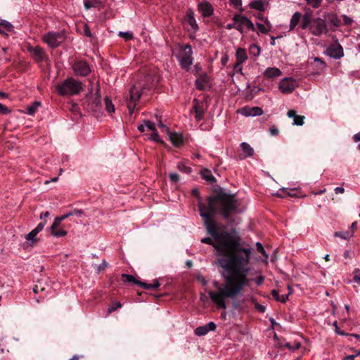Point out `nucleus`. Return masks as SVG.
Instances as JSON below:
<instances>
[{
    "label": "nucleus",
    "mask_w": 360,
    "mask_h": 360,
    "mask_svg": "<svg viewBox=\"0 0 360 360\" xmlns=\"http://www.w3.org/2000/svg\"><path fill=\"white\" fill-rule=\"evenodd\" d=\"M142 95L140 86H134L129 91V98L127 99V105L129 113L131 115Z\"/></svg>",
    "instance_id": "nucleus-6"
},
{
    "label": "nucleus",
    "mask_w": 360,
    "mask_h": 360,
    "mask_svg": "<svg viewBox=\"0 0 360 360\" xmlns=\"http://www.w3.org/2000/svg\"><path fill=\"white\" fill-rule=\"evenodd\" d=\"M56 91L60 96H73L80 93L82 84L72 77H69L56 85Z\"/></svg>",
    "instance_id": "nucleus-2"
},
{
    "label": "nucleus",
    "mask_w": 360,
    "mask_h": 360,
    "mask_svg": "<svg viewBox=\"0 0 360 360\" xmlns=\"http://www.w3.org/2000/svg\"><path fill=\"white\" fill-rule=\"evenodd\" d=\"M271 295H272L273 297L276 300H277V301L279 300V299H280V294H279V292L277 290H275V289L272 290H271Z\"/></svg>",
    "instance_id": "nucleus-57"
},
{
    "label": "nucleus",
    "mask_w": 360,
    "mask_h": 360,
    "mask_svg": "<svg viewBox=\"0 0 360 360\" xmlns=\"http://www.w3.org/2000/svg\"><path fill=\"white\" fill-rule=\"evenodd\" d=\"M242 115L248 117V116H259L263 114V110L261 108L259 107H252V108H243L241 110Z\"/></svg>",
    "instance_id": "nucleus-21"
},
{
    "label": "nucleus",
    "mask_w": 360,
    "mask_h": 360,
    "mask_svg": "<svg viewBox=\"0 0 360 360\" xmlns=\"http://www.w3.org/2000/svg\"><path fill=\"white\" fill-rule=\"evenodd\" d=\"M104 101H105V110L108 113L113 112L115 111V107H114V105L112 104L111 99L109 97L105 96Z\"/></svg>",
    "instance_id": "nucleus-34"
},
{
    "label": "nucleus",
    "mask_w": 360,
    "mask_h": 360,
    "mask_svg": "<svg viewBox=\"0 0 360 360\" xmlns=\"http://www.w3.org/2000/svg\"><path fill=\"white\" fill-rule=\"evenodd\" d=\"M281 74L282 72L280 69L274 67L266 68L264 72V76L266 79H272L281 76Z\"/></svg>",
    "instance_id": "nucleus-22"
},
{
    "label": "nucleus",
    "mask_w": 360,
    "mask_h": 360,
    "mask_svg": "<svg viewBox=\"0 0 360 360\" xmlns=\"http://www.w3.org/2000/svg\"><path fill=\"white\" fill-rule=\"evenodd\" d=\"M198 281H199L203 285H206L207 283V280L202 276H197Z\"/></svg>",
    "instance_id": "nucleus-63"
},
{
    "label": "nucleus",
    "mask_w": 360,
    "mask_h": 360,
    "mask_svg": "<svg viewBox=\"0 0 360 360\" xmlns=\"http://www.w3.org/2000/svg\"><path fill=\"white\" fill-rule=\"evenodd\" d=\"M108 266V262L105 260H103L102 263L100 265H94V269H96L98 274L101 273Z\"/></svg>",
    "instance_id": "nucleus-43"
},
{
    "label": "nucleus",
    "mask_w": 360,
    "mask_h": 360,
    "mask_svg": "<svg viewBox=\"0 0 360 360\" xmlns=\"http://www.w3.org/2000/svg\"><path fill=\"white\" fill-rule=\"evenodd\" d=\"M45 288L44 287H41V285H36L34 288L33 291L34 293H38L40 291H44Z\"/></svg>",
    "instance_id": "nucleus-58"
},
{
    "label": "nucleus",
    "mask_w": 360,
    "mask_h": 360,
    "mask_svg": "<svg viewBox=\"0 0 360 360\" xmlns=\"http://www.w3.org/2000/svg\"><path fill=\"white\" fill-rule=\"evenodd\" d=\"M302 17V14L297 11L295 12L291 19H290V30H292L297 25V24L299 23L300 20V18Z\"/></svg>",
    "instance_id": "nucleus-29"
},
{
    "label": "nucleus",
    "mask_w": 360,
    "mask_h": 360,
    "mask_svg": "<svg viewBox=\"0 0 360 360\" xmlns=\"http://www.w3.org/2000/svg\"><path fill=\"white\" fill-rule=\"evenodd\" d=\"M240 148L243 153L238 155L239 160H244L247 158L252 157L254 155L255 150L249 143L243 142L240 143Z\"/></svg>",
    "instance_id": "nucleus-18"
},
{
    "label": "nucleus",
    "mask_w": 360,
    "mask_h": 360,
    "mask_svg": "<svg viewBox=\"0 0 360 360\" xmlns=\"http://www.w3.org/2000/svg\"><path fill=\"white\" fill-rule=\"evenodd\" d=\"M65 32L64 30L57 32H49L42 37L43 41L51 48H56L60 46L65 39Z\"/></svg>",
    "instance_id": "nucleus-4"
},
{
    "label": "nucleus",
    "mask_w": 360,
    "mask_h": 360,
    "mask_svg": "<svg viewBox=\"0 0 360 360\" xmlns=\"http://www.w3.org/2000/svg\"><path fill=\"white\" fill-rule=\"evenodd\" d=\"M73 70L77 75L85 77L91 72V69L87 63L79 60L73 65Z\"/></svg>",
    "instance_id": "nucleus-13"
},
{
    "label": "nucleus",
    "mask_w": 360,
    "mask_h": 360,
    "mask_svg": "<svg viewBox=\"0 0 360 360\" xmlns=\"http://www.w3.org/2000/svg\"><path fill=\"white\" fill-rule=\"evenodd\" d=\"M0 111L4 114L9 112L8 108L4 106L1 103H0Z\"/></svg>",
    "instance_id": "nucleus-64"
},
{
    "label": "nucleus",
    "mask_w": 360,
    "mask_h": 360,
    "mask_svg": "<svg viewBox=\"0 0 360 360\" xmlns=\"http://www.w3.org/2000/svg\"><path fill=\"white\" fill-rule=\"evenodd\" d=\"M188 23L191 26V27L196 30L198 29V26L197 25L196 20L194 18L193 13H190L188 15Z\"/></svg>",
    "instance_id": "nucleus-39"
},
{
    "label": "nucleus",
    "mask_w": 360,
    "mask_h": 360,
    "mask_svg": "<svg viewBox=\"0 0 360 360\" xmlns=\"http://www.w3.org/2000/svg\"><path fill=\"white\" fill-rule=\"evenodd\" d=\"M330 24L338 27L340 25V20L335 15H332L329 19Z\"/></svg>",
    "instance_id": "nucleus-45"
},
{
    "label": "nucleus",
    "mask_w": 360,
    "mask_h": 360,
    "mask_svg": "<svg viewBox=\"0 0 360 360\" xmlns=\"http://www.w3.org/2000/svg\"><path fill=\"white\" fill-rule=\"evenodd\" d=\"M145 125L147 129L149 130L153 131L154 130H156L155 123L150 121V120H144Z\"/></svg>",
    "instance_id": "nucleus-50"
},
{
    "label": "nucleus",
    "mask_w": 360,
    "mask_h": 360,
    "mask_svg": "<svg viewBox=\"0 0 360 360\" xmlns=\"http://www.w3.org/2000/svg\"><path fill=\"white\" fill-rule=\"evenodd\" d=\"M353 280L354 282L360 283V269H356L354 271Z\"/></svg>",
    "instance_id": "nucleus-51"
},
{
    "label": "nucleus",
    "mask_w": 360,
    "mask_h": 360,
    "mask_svg": "<svg viewBox=\"0 0 360 360\" xmlns=\"http://www.w3.org/2000/svg\"><path fill=\"white\" fill-rule=\"evenodd\" d=\"M193 51L191 45L186 44L179 46V52L176 54V58L179 62L181 67L186 70H188L193 63Z\"/></svg>",
    "instance_id": "nucleus-3"
},
{
    "label": "nucleus",
    "mask_w": 360,
    "mask_h": 360,
    "mask_svg": "<svg viewBox=\"0 0 360 360\" xmlns=\"http://www.w3.org/2000/svg\"><path fill=\"white\" fill-rule=\"evenodd\" d=\"M343 22L346 25H349L352 23L353 20L346 15H342Z\"/></svg>",
    "instance_id": "nucleus-54"
},
{
    "label": "nucleus",
    "mask_w": 360,
    "mask_h": 360,
    "mask_svg": "<svg viewBox=\"0 0 360 360\" xmlns=\"http://www.w3.org/2000/svg\"><path fill=\"white\" fill-rule=\"evenodd\" d=\"M326 54L334 59H340L344 56L343 49L340 44H332L327 49Z\"/></svg>",
    "instance_id": "nucleus-15"
},
{
    "label": "nucleus",
    "mask_w": 360,
    "mask_h": 360,
    "mask_svg": "<svg viewBox=\"0 0 360 360\" xmlns=\"http://www.w3.org/2000/svg\"><path fill=\"white\" fill-rule=\"evenodd\" d=\"M70 216H72V211L69 212L60 217H56L53 221V226H60L62 221Z\"/></svg>",
    "instance_id": "nucleus-32"
},
{
    "label": "nucleus",
    "mask_w": 360,
    "mask_h": 360,
    "mask_svg": "<svg viewBox=\"0 0 360 360\" xmlns=\"http://www.w3.org/2000/svg\"><path fill=\"white\" fill-rule=\"evenodd\" d=\"M307 4L313 8H318L321 6L322 0H304Z\"/></svg>",
    "instance_id": "nucleus-42"
},
{
    "label": "nucleus",
    "mask_w": 360,
    "mask_h": 360,
    "mask_svg": "<svg viewBox=\"0 0 360 360\" xmlns=\"http://www.w3.org/2000/svg\"><path fill=\"white\" fill-rule=\"evenodd\" d=\"M39 106H41L39 101L34 102L32 105L27 106L26 109L27 113L30 115H33L37 111Z\"/></svg>",
    "instance_id": "nucleus-31"
},
{
    "label": "nucleus",
    "mask_w": 360,
    "mask_h": 360,
    "mask_svg": "<svg viewBox=\"0 0 360 360\" xmlns=\"http://www.w3.org/2000/svg\"><path fill=\"white\" fill-rule=\"evenodd\" d=\"M260 19L264 22V23L266 25V26H265L261 23H259V22L256 23V26L259 29V30L261 33L267 34L271 30L272 25L270 23V22L268 20L267 18L261 17Z\"/></svg>",
    "instance_id": "nucleus-24"
},
{
    "label": "nucleus",
    "mask_w": 360,
    "mask_h": 360,
    "mask_svg": "<svg viewBox=\"0 0 360 360\" xmlns=\"http://www.w3.org/2000/svg\"><path fill=\"white\" fill-rule=\"evenodd\" d=\"M243 63L237 62L233 67V69L236 72L242 73L243 71Z\"/></svg>",
    "instance_id": "nucleus-55"
},
{
    "label": "nucleus",
    "mask_w": 360,
    "mask_h": 360,
    "mask_svg": "<svg viewBox=\"0 0 360 360\" xmlns=\"http://www.w3.org/2000/svg\"><path fill=\"white\" fill-rule=\"evenodd\" d=\"M193 109L195 110V118L197 121H200L203 119L205 112L207 109L206 104L204 101L194 98L193 101Z\"/></svg>",
    "instance_id": "nucleus-10"
},
{
    "label": "nucleus",
    "mask_w": 360,
    "mask_h": 360,
    "mask_svg": "<svg viewBox=\"0 0 360 360\" xmlns=\"http://www.w3.org/2000/svg\"><path fill=\"white\" fill-rule=\"evenodd\" d=\"M198 11L204 18L210 17L214 13L212 5L207 1H202L198 4Z\"/></svg>",
    "instance_id": "nucleus-14"
},
{
    "label": "nucleus",
    "mask_w": 360,
    "mask_h": 360,
    "mask_svg": "<svg viewBox=\"0 0 360 360\" xmlns=\"http://www.w3.org/2000/svg\"><path fill=\"white\" fill-rule=\"evenodd\" d=\"M233 20L235 22V23H237L236 29L240 32V34L244 33L243 27H246L248 30L252 31L255 30L254 24L246 16L236 14L233 16Z\"/></svg>",
    "instance_id": "nucleus-7"
},
{
    "label": "nucleus",
    "mask_w": 360,
    "mask_h": 360,
    "mask_svg": "<svg viewBox=\"0 0 360 360\" xmlns=\"http://www.w3.org/2000/svg\"><path fill=\"white\" fill-rule=\"evenodd\" d=\"M243 292V290L240 293H238L236 297H233V298H231V297H225V298H224V302H226V299H231V300H233V308H234L235 309H236V310H239V311H240V310H243V309L245 308V304L244 300H236V297H237L239 295H240ZM213 302L216 304V306H217V307L218 309H220L219 307H218L217 304L214 302ZM225 304H226V308H222L223 309H226L227 308V304H226V303H225Z\"/></svg>",
    "instance_id": "nucleus-20"
},
{
    "label": "nucleus",
    "mask_w": 360,
    "mask_h": 360,
    "mask_svg": "<svg viewBox=\"0 0 360 360\" xmlns=\"http://www.w3.org/2000/svg\"><path fill=\"white\" fill-rule=\"evenodd\" d=\"M101 5L99 0H84V6L86 10L91 8H98Z\"/></svg>",
    "instance_id": "nucleus-30"
},
{
    "label": "nucleus",
    "mask_w": 360,
    "mask_h": 360,
    "mask_svg": "<svg viewBox=\"0 0 360 360\" xmlns=\"http://www.w3.org/2000/svg\"><path fill=\"white\" fill-rule=\"evenodd\" d=\"M27 51L31 54L32 58L37 63H41L44 60H46L47 58V55L45 51L43 48L39 46H28Z\"/></svg>",
    "instance_id": "nucleus-9"
},
{
    "label": "nucleus",
    "mask_w": 360,
    "mask_h": 360,
    "mask_svg": "<svg viewBox=\"0 0 360 360\" xmlns=\"http://www.w3.org/2000/svg\"><path fill=\"white\" fill-rule=\"evenodd\" d=\"M118 35L121 37H123L126 41L131 40L134 37L133 32H130V31H127V32L120 31L119 32Z\"/></svg>",
    "instance_id": "nucleus-41"
},
{
    "label": "nucleus",
    "mask_w": 360,
    "mask_h": 360,
    "mask_svg": "<svg viewBox=\"0 0 360 360\" xmlns=\"http://www.w3.org/2000/svg\"><path fill=\"white\" fill-rule=\"evenodd\" d=\"M269 131H270L271 135H272V136H277V135H278V133H279L278 129L274 126L271 127L269 129Z\"/></svg>",
    "instance_id": "nucleus-56"
},
{
    "label": "nucleus",
    "mask_w": 360,
    "mask_h": 360,
    "mask_svg": "<svg viewBox=\"0 0 360 360\" xmlns=\"http://www.w3.org/2000/svg\"><path fill=\"white\" fill-rule=\"evenodd\" d=\"M0 27L5 31L11 32L13 30V26L8 21L5 20H0Z\"/></svg>",
    "instance_id": "nucleus-37"
},
{
    "label": "nucleus",
    "mask_w": 360,
    "mask_h": 360,
    "mask_svg": "<svg viewBox=\"0 0 360 360\" xmlns=\"http://www.w3.org/2000/svg\"><path fill=\"white\" fill-rule=\"evenodd\" d=\"M158 127L161 129L162 132H166L168 134L169 140L175 146H179L181 145L182 143V137L180 134L169 131V128L162 124L161 121H159Z\"/></svg>",
    "instance_id": "nucleus-12"
},
{
    "label": "nucleus",
    "mask_w": 360,
    "mask_h": 360,
    "mask_svg": "<svg viewBox=\"0 0 360 360\" xmlns=\"http://www.w3.org/2000/svg\"><path fill=\"white\" fill-rule=\"evenodd\" d=\"M312 19H311L310 16L307 14H305L304 16H303V20H302V25H301V28L302 30H305L307 29V27L309 28V26H310V23H311V21Z\"/></svg>",
    "instance_id": "nucleus-38"
},
{
    "label": "nucleus",
    "mask_w": 360,
    "mask_h": 360,
    "mask_svg": "<svg viewBox=\"0 0 360 360\" xmlns=\"http://www.w3.org/2000/svg\"><path fill=\"white\" fill-rule=\"evenodd\" d=\"M257 250L259 252H261L263 255H265V250L260 243H257Z\"/></svg>",
    "instance_id": "nucleus-62"
},
{
    "label": "nucleus",
    "mask_w": 360,
    "mask_h": 360,
    "mask_svg": "<svg viewBox=\"0 0 360 360\" xmlns=\"http://www.w3.org/2000/svg\"><path fill=\"white\" fill-rule=\"evenodd\" d=\"M84 35L86 37H92L91 30L87 25L84 26Z\"/></svg>",
    "instance_id": "nucleus-60"
},
{
    "label": "nucleus",
    "mask_w": 360,
    "mask_h": 360,
    "mask_svg": "<svg viewBox=\"0 0 360 360\" xmlns=\"http://www.w3.org/2000/svg\"><path fill=\"white\" fill-rule=\"evenodd\" d=\"M261 53V49L260 47L255 44H252L249 47V53L254 56V57H257L258 56H259Z\"/></svg>",
    "instance_id": "nucleus-33"
},
{
    "label": "nucleus",
    "mask_w": 360,
    "mask_h": 360,
    "mask_svg": "<svg viewBox=\"0 0 360 360\" xmlns=\"http://www.w3.org/2000/svg\"><path fill=\"white\" fill-rule=\"evenodd\" d=\"M334 326H335V332L336 333L339 334V335H345L346 334L342 332L340 328L338 326V323L336 321L334 322L333 323Z\"/></svg>",
    "instance_id": "nucleus-59"
},
{
    "label": "nucleus",
    "mask_w": 360,
    "mask_h": 360,
    "mask_svg": "<svg viewBox=\"0 0 360 360\" xmlns=\"http://www.w3.org/2000/svg\"><path fill=\"white\" fill-rule=\"evenodd\" d=\"M285 347L288 348L290 350L295 351L298 349L300 347V344L299 342H295L293 345L288 342L285 345Z\"/></svg>",
    "instance_id": "nucleus-49"
},
{
    "label": "nucleus",
    "mask_w": 360,
    "mask_h": 360,
    "mask_svg": "<svg viewBox=\"0 0 360 360\" xmlns=\"http://www.w3.org/2000/svg\"><path fill=\"white\" fill-rule=\"evenodd\" d=\"M334 236L345 240L349 239L353 236V233H350L349 231L345 232H335Z\"/></svg>",
    "instance_id": "nucleus-40"
},
{
    "label": "nucleus",
    "mask_w": 360,
    "mask_h": 360,
    "mask_svg": "<svg viewBox=\"0 0 360 360\" xmlns=\"http://www.w3.org/2000/svg\"><path fill=\"white\" fill-rule=\"evenodd\" d=\"M122 278H124V281L125 282H129V283H134L136 285H139V286L141 287H143L146 289H149V290H154V289H156L158 288L160 284L159 283L158 281L157 280H154L153 281V283H151V284H148V283H146L144 282H142V281H138L134 276L132 275H129V274H122Z\"/></svg>",
    "instance_id": "nucleus-8"
},
{
    "label": "nucleus",
    "mask_w": 360,
    "mask_h": 360,
    "mask_svg": "<svg viewBox=\"0 0 360 360\" xmlns=\"http://www.w3.org/2000/svg\"><path fill=\"white\" fill-rule=\"evenodd\" d=\"M239 205L233 194L224 191L208 197L207 205L202 202L198 204L205 227L212 236L203 238L200 241L213 246L220 256L217 264L224 270L222 274L224 282L219 284L214 281L213 284L217 290L208 291L211 300L219 308H226L224 298L236 297L245 286L248 285L250 281L247 275L250 270L249 263L252 249L243 248L238 238L230 232L219 231L218 224L212 219L215 214H219L228 220L231 215L241 212Z\"/></svg>",
    "instance_id": "nucleus-1"
},
{
    "label": "nucleus",
    "mask_w": 360,
    "mask_h": 360,
    "mask_svg": "<svg viewBox=\"0 0 360 360\" xmlns=\"http://www.w3.org/2000/svg\"><path fill=\"white\" fill-rule=\"evenodd\" d=\"M249 6L252 9H255L259 11H264L265 6L262 0H255L249 4Z\"/></svg>",
    "instance_id": "nucleus-28"
},
{
    "label": "nucleus",
    "mask_w": 360,
    "mask_h": 360,
    "mask_svg": "<svg viewBox=\"0 0 360 360\" xmlns=\"http://www.w3.org/2000/svg\"><path fill=\"white\" fill-rule=\"evenodd\" d=\"M89 109L94 112H100L101 105V96L98 93L89 99Z\"/></svg>",
    "instance_id": "nucleus-17"
},
{
    "label": "nucleus",
    "mask_w": 360,
    "mask_h": 360,
    "mask_svg": "<svg viewBox=\"0 0 360 360\" xmlns=\"http://www.w3.org/2000/svg\"><path fill=\"white\" fill-rule=\"evenodd\" d=\"M50 230L51 235L56 238L63 237L68 234L66 231L60 229L59 226H53V223L51 226Z\"/></svg>",
    "instance_id": "nucleus-25"
},
{
    "label": "nucleus",
    "mask_w": 360,
    "mask_h": 360,
    "mask_svg": "<svg viewBox=\"0 0 360 360\" xmlns=\"http://www.w3.org/2000/svg\"><path fill=\"white\" fill-rule=\"evenodd\" d=\"M38 234V233L33 229L32 231H30L28 234L25 236V239L30 242V245H32L37 240L35 239V236Z\"/></svg>",
    "instance_id": "nucleus-36"
},
{
    "label": "nucleus",
    "mask_w": 360,
    "mask_h": 360,
    "mask_svg": "<svg viewBox=\"0 0 360 360\" xmlns=\"http://www.w3.org/2000/svg\"><path fill=\"white\" fill-rule=\"evenodd\" d=\"M210 78L207 74L200 75L195 79L196 88L199 90H205L209 86Z\"/></svg>",
    "instance_id": "nucleus-19"
},
{
    "label": "nucleus",
    "mask_w": 360,
    "mask_h": 360,
    "mask_svg": "<svg viewBox=\"0 0 360 360\" xmlns=\"http://www.w3.org/2000/svg\"><path fill=\"white\" fill-rule=\"evenodd\" d=\"M122 307V304L119 302H113L111 306L108 309V314H110L116 309L120 308Z\"/></svg>",
    "instance_id": "nucleus-44"
},
{
    "label": "nucleus",
    "mask_w": 360,
    "mask_h": 360,
    "mask_svg": "<svg viewBox=\"0 0 360 360\" xmlns=\"http://www.w3.org/2000/svg\"><path fill=\"white\" fill-rule=\"evenodd\" d=\"M169 177L172 182L176 183L179 181V176L176 173L169 174Z\"/></svg>",
    "instance_id": "nucleus-52"
},
{
    "label": "nucleus",
    "mask_w": 360,
    "mask_h": 360,
    "mask_svg": "<svg viewBox=\"0 0 360 360\" xmlns=\"http://www.w3.org/2000/svg\"><path fill=\"white\" fill-rule=\"evenodd\" d=\"M72 216L76 215L77 217H80L83 214V211L82 210L75 209L72 211Z\"/></svg>",
    "instance_id": "nucleus-61"
},
{
    "label": "nucleus",
    "mask_w": 360,
    "mask_h": 360,
    "mask_svg": "<svg viewBox=\"0 0 360 360\" xmlns=\"http://www.w3.org/2000/svg\"><path fill=\"white\" fill-rule=\"evenodd\" d=\"M230 4L236 8H239L240 11H243L242 6V0H229Z\"/></svg>",
    "instance_id": "nucleus-46"
},
{
    "label": "nucleus",
    "mask_w": 360,
    "mask_h": 360,
    "mask_svg": "<svg viewBox=\"0 0 360 360\" xmlns=\"http://www.w3.org/2000/svg\"><path fill=\"white\" fill-rule=\"evenodd\" d=\"M216 328L217 325L214 322L210 321L207 324L196 328L194 333L197 336H203L210 331H214Z\"/></svg>",
    "instance_id": "nucleus-16"
},
{
    "label": "nucleus",
    "mask_w": 360,
    "mask_h": 360,
    "mask_svg": "<svg viewBox=\"0 0 360 360\" xmlns=\"http://www.w3.org/2000/svg\"><path fill=\"white\" fill-rule=\"evenodd\" d=\"M296 86V81L288 77L283 79L279 84V89L284 94H289L292 92Z\"/></svg>",
    "instance_id": "nucleus-11"
},
{
    "label": "nucleus",
    "mask_w": 360,
    "mask_h": 360,
    "mask_svg": "<svg viewBox=\"0 0 360 360\" xmlns=\"http://www.w3.org/2000/svg\"><path fill=\"white\" fill-rule=\"evenodd\" d=\"M176 167L180 172L186 174H190L192 172L191 167L187 166L184 162H179Z\"/></svg>",
    "instance_id": "nucleus-35"
},
{
    "label": "nucleus",
    "mask_w": 360,
    "mask_h": 360,
    "mask_svg": "<svg viewBox=\"0 0 360 360\" xmlns=\"http://www.w3.org/2000/svg\"><path fill=\"white\" fill-rule=\"evenodd\" d=\"M237 62L244 63L248 59L247 53L245 49L238 48L236 53Z\"/></svg>",
    "instance_id": "nucleus-27"
},
{
    "label": "nucleus",
    "mask_w": 360,
    "mask_h": 360,
    "mask_svg": "<svg viewBox=\"0 0 360 360\" xmlns=\"http://www.w3.org/2000/svg\"><path fill=\"white\" fill-rule=\"evenodd\" d=\"M309 32L316 37L326 34L328 32V29L326 20L321 18L312 19L309 26Z\"/></svg>",
    "instance_id": "nucleus-5"
},
{
    "label": "nucleus",
    "mask_w": 360,
    "mask_h": 360,
    "mask_svg": "<svg viewBox=\"0 0 360 360\" xmlns=\"http://www.w3.org/2000/svg\"><path fill=\"white\" fill-rule=\"evenodd\" d=\"M287 115L289 117L293 118V124L297 126H302L304 124V116L298 115L296 111L290 110L288 112Z\"/></svg>",
    "instance_id": "nucleus-23"
},
{
    "label": "nucleus",
    "mask_w": 360,
    "mask_h": 360,
    "mask_svg": "<svg viewBox=\"0 0 360 360\" xmlns=\"http://www.w3.org/2000/svg\"><path fill=\"white\" fill-rule=\"evenodd\" d=\"M200 174L203 179L210 183H214L216 181V179L212 175L211 171L207 169H202L200 172Z\"/></svg>",
    "instance_id": "nucleus-26"
},
{
    "label": "nucleus",
    "mask_w": 360,
    "mask_h": 360,
    "mask_svg": "<svg viewBox=\"0 0 360 360\" xmlns=\"http://www.w3.org/2000/svg\"><path fill=\"white\" fill-rule=\"evenodd\" d=\"M46 224V220H44V221L40 222L37 226V227L34 229V230L39 233V232H41L43 230Z\"/></svg>",
    "instance_id": "nucleus-53"
},
{
    "label": "nucleus",
    "mask_w": 360,
    "mask_h": 360,
    "mask_svg": "<svg viewBox=\"0 0 360 360\" xmlns=\"http://www.w3.org/2000/svg\"><path fill=\"white\" fill-rule=\"evenodd\" d=\"M248 273H249V271L248 272ZM248 274L247 275V278L250 280V281H249V284H248V285L247 287L250 286V281H253V279L249 278L248 277ZM264 278L263 276H260L257 277V278L254 279V281H255V283H257V285H262V284L263 283V282H264ZM245 287H246V286H245V287L243 288V289H244Z\"/></svg>",
    "instance_id": "nucleus-48"
},
{
    "label": "nucleus",
    "mask_w": 360,
    "mask_h": 360,
    "mask_svg": "<svg viewBox=\"0 0 360 360\" xmlns=\"http://www.w3.org/2000/svg\"><path fill=\"white\" fill-rule=\"evenodd\" d=\"M150 139L153 140L154 141L158 142V143L162 142V141L161 140V139L159 136V134H158L157 130H154L153 131H152Z\"/></svg>",
    "instance_id": "nucleus-47"
}]
</instances>
